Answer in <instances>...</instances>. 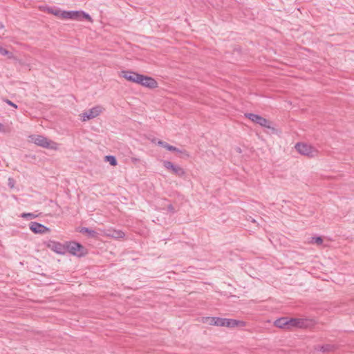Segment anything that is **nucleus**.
<instances>
[{"instance_id":"22","label":"nucleus","mask_w":354,"mask_h":354,"mask_svg":"<svg viewBox=\"0 0 354 354\" xmlns=\"http://www.w3.org/2000/svg\"><path fill=\"white\" fill-rule=\"evenodd\" d=\"M111 236L114 238L120 239V238H122L124 236V233L120 230H118V231L114 230L113 232V234Z\"/></svg>"},{"instance_id":"6","label":"nucleus","mask_w":354,"mask_h":354,"mask_svg":"<svg viewBox=\"0 0 354 354\" xmlns=\"http://www.w3.org/2000/svg\"><path fill=\"white\" fill-rule=\"evenodd\" d=\"M245 117L250 119L253 122L259 124L261 127L270 128V122L266 118L254 113H246Z\"/></svg>"},{"instance_id":"2","label":"nucleus","mask_w":354,"mask_h":354,"mask_svg":"<svg viewBox=\"0 0 354 354\" xmlns=\"http://www.w3.org/2000/svg\"><path fill=\"white\" fill-rule=\"evenodd\" d=\"M295 148L300 154L309 158H313L318 155V151L315 147L306 143H297Z\"/></svg>"},{"instance_id":"25","label":"nucleus","mask_w":354,"mask_h":354,"mask_svg":"<svg viewBox=\"0 0 354 354\" xmlns=\"http://www.w3.org/2000/svg\"><path fill=\"white\" fill-rule=\"evenodd\" d=\"M176 151L180 153L183 157H186V158L189 157V154L186 150H180L178 149V151Z\"/></svg>"},{"instance_id":"16","label":"nucleus","mask_w":354,"mask_h":354,"mask_svg":"<svg viewBox=\"0 0 354 354\" xmlns=\"http://www.w3.org/2000/svg\"><path fill=\"white\" fill-rule=\"evenodd\" d=\"M48 13L53 14L55 16L60 17L62 18V13L63 11L55 8H47L46 9Z\"/></svg>"},{"instance_id":"26","label":"nucleus","mask_w":354,"mask_h":354,"mask_svg":"<svg viewBox=\"0 0 354 354\" xmlns=\"http://www.w3.org/2000/svg\"><path fill=\"white\" fill-rule=\"evenodd\" d=\"M0 54L2 55H10L11 53L7 50L6 49L3 48V47L0 46Z\"/></svg>"},{"instance_id":"14","label":"nucleus","mask_w":354,"mask_h":354,"mask_svg":"<svg viewBox=\"0 0 354 354\" xmlns=\"http://www.w3.org/2000/svg\"><path fill=\"white\" fill-rule=\"evenodd\" d=\"M274 325L280 328L288 329V317H281L274 321Z\"/></svg>"},{"instance_id":"8","label":"nucleus","mask_w":354,"mask_h":354,"mask_svg":"<svg viewBox=\"0 0 354 354\" xmlns=\"http://www.w3.org/2000/svg\"><path fill=\"white\" fill-rule=\"evenodd\" d=\"M46 245L48 248L57 254H64L66 252V246L59 242L49 241L46 243Z\"/></svg>"},{"instance_id":"30","label":"nucleus","mask_w":354,"mask_h":354,"mask_svg":"<svg viewBox=\"0 0 354 354\" xmlns=\"http://www.w3.org/2000/svg\"><path fill=\"white\" fill-rule=\"evenodd\" d=\"M167 209H168V211H169L172 213L175 212V209H174V206L171 204L168 205Z\"/></svg>"},{"instance_id":"33","label":"nucleus","mask_w":354,"mask_h":354,"mask_svg":"<svg viewBox=\"0 0 354 354\" xmlns=\"http://www.w3.org/2000/svg\"><path fill=\"white\" fill-rule=\"evenodd\" d=\"M2 127V124L0 123V128Z\"/></svg>"},{"instance_id":"7","label":"nucleus","mask_w":354,"mask_h":354,"mask_svg":"<svg viewBox=\"0 0 354 354\" xmlns=\"http://www.w3.org/2000/svg\"><path fill=\"white\" fill-rule=\"evenodd\" d=\"M138 84L149 88L158 87V83L153 78L143 75H140Z\"/></svg>"},{"instance_id":"28","label":"nucleus","mask_w":354,"mask_h":354,"mask_svg":"<svg viewBox=\"0 0 354 354\" xmlns=\"http://www.w3.org/2000/svg\"><path fill=\"white\" fill-rule=\"evenodd\" d=\"M3 101L7 103L8 105L14 107L15 109H17V105L15 103H13L12 102H11L10 100L8 99H4Z\"/></svg>"},{"instance_id":"11","label":"nucleus","mask_w":354,"mask_h":354,"mask_svg":"<svg viewBox=\"0 0 354 354\" xmlns=\"http://www.w3.org/2000/svg\"><path fill=\"white\" fill-rule=\"evenodd\" d=\"M245 322L233 319L223 318V326L228 328L244 327Z\"/></svg>"},{"instance_id":"20","label":"nucleus","mask_w":354,"mask_h":354,"mask_svg":"<svg viewBox=\"0 0 354 354\" xmlns=\"http://www.w3.org/2000/svg\"><path fill=\"white\" fill-rule=\"evenodd\" d=\"M335 346L330 344L324 345L319 347V351L322 352H329L333 351Z\"/></svg>"},{"instance_id":"12","label":"nucleus","mask_w":354,"mask_h":354,"mask_svg":"<svg viewBox=\"0 0 354 354\" xmlns=\"http://www.w3.org/2000/svg\"><path fill=\"white\" fill-rule=\"evenodd\" d=\"M30 229L36 234H44L49 231L48 227L37 222H31L30 223Z\"/></svg>"},{"instance_id":"1","label":"nucleus","mask_w":354,"mask_h":354,"mask_svg":"<svg viewBox=\"0 0 354 354\" xmlns=\"http://www.w3.org/2000/svg\"><path fill=\"white\" fill-rule=\"evenodd\" d=\"M31 142L35 143V145L46 148L57 150L58 149V144L49 140L46 137L41 135H32L30 137Z\"/></svg>"},{"instance_id":"15","label":"nucleus","mask_w":354,"mask_h":354,"mask_svg":"<svg viewBox=\"0 0 354 354\" xmlns=\"http://www.w3.org/2000/svg\"><path fill=\"white\" fill-rule=\"evenodd\" d=\"M158 145L165 148L166 149H167L169 151H178V148L171 146V145H169L168 143H167L166 142H164L162 140H159L158 142Z\"/></svg>"},{"instance_id":"19","label":"nucleus","mask_w":354,"mask_h":354,"mask_svg":"<svg viewBox=\"0 0 354 354\" xmlns=\"http://www.w3.org/2000/svg\"><path fill=\"white\" fill-rule=\"evenodd\" d=\"M80 232L82 233H86L88 234L90 236H92V237H94L96 236L97 233L94 230H92L88 227H82L81 230H80Z\"/></svg>"},{"instance_id":"21","label":"nucleus","mask_w":354,"mask_h":354,"mask_svg":"<svg viewBox=\"0 0 354 354\" xmlns=\"http://www.w3.org/2000/svg\"><path fill=\"white\" fill-rule=\"evenodd\" d=\"M293 327H297L296 318H288V329H290Z\"/></svg>"},{"instance_id":"31","label":"nucleus","mask_w":354,"mask_h":354,"mask_svg":"<svg viewBox=\"0 0 354 354\" xmlns=\"http://www.w3.org/2000/svg\"><path fill=\"white\" fill-rule=\"evenodd\" d=\"M4 27H5V26H4L2 22H1V21H0V30L3 29V28H4Z\"/></svg>"},{"instance_id":"23","label":"nucleus","mask_w":354,"mask_h":354,"mask_svg":"<svg viewBox=\"0 0 354 354\" xmlns=\"http://www.w3.org/2000/svg\"><path fill=\"white\" fill-rule=\"evenodd\" d=\"M21 216L24 218L33 219L36 218V215L32 213H23Z\"/></svg>"},{"instance_id":"27","label":"nucleus","mask_w":354,"mask_h":354,"mask_svg":"<svg viewBox=\"0 0 354 354\" xmlns=\"http://www.w3.org/2000/svg\"><path fill=\"white\" fill-rule=\"evenodd\" d=\"M8 185L10 188H13L15 185V181L12 178H9L8 180Z\"/></svg>"},{"instance_id":"4","label":"nucleus","mask_w":354,"mask_h":354,"mask_svg":"<svg viewBox=\"0 0 354 354\" xmlns=\"http://www.w3.org/2000/svg\"><path fill=\"white\" fill-rule=\"evenodd\" d=\"M66 251H68L73 255L82 257L86 254L85 248L80 243L76 242H70L67 244Z\"/></svg>"},{"instance_id":"9","label":"nucleus","mask_w":354,"mask_h":354,"mask_svg":"<svg viewBox=\"0 0 354 354\" xmlns=\"http://www.w3.org/2000/svg\"><path fill=\"white\" fill-rule=\"evenodd\" d=\"M163 165L165 168H167V169H171L174 174H176L180 177L183 176L185 174L184 169L182 167H180V166H178V165H174L170 161H168V160L164 161Z\"/></svg>"},{"instance_id":"10","label":"nucleus","mask_w":354,"mask_h":354,"mask_svg":"<svg viewBox=\"0 0 354 354\" xmlns=\"http://www.w3.org/2000/svg\"><path fill=\"white\" fill-rule=\"evenodd\" d=\"M122 76L129 82L138 84L140 74L131 71H122Z\"/></svg>"},{"instance_id":"29","label":"nucleus","mask_w":354,"mask_h":354,"mask_svg":"<svg viewBox=\"0 0 354 354\" xmlns=\"http://www.w3.org/2000/svg\"><path fill=\"white\" fill-rule=\"evenodd\" d=\"M131 161L133 163V164H136L137 162H139L140 161V158H136V157H131Z\"/></svg>"},{"instance_id":"32","label":"nucleus","mask_w":354,"mask_h":354,"mask_svg":"<svg viewBox=\"0 0 354 354\" xmlns=\"http://www.w3.org/2000/svg\"><path fill=\"white\" fill-rule=\"evenodd\" d=\"M236 151H237L239 153H241V148H239V147H238V148L236 149Z\"/></svg>"},{"instance_id":"3","label":"nucleus","mask_w":354,"mask_h":354,"mask_svg":"<svg viewBox=\"0 0 354 354\" xmlns=\"http://www.w3.org/2000/svg\"><path fill=\"white\" fill-rule=\"evenodd\" d=\"M62 19H71L80 20L82 18L91 21V17L89 15L84 12L83 11H63L62 13Z\"/></svg>"},{"instance_id":"24","label":"nucleus","mask_w":354,"mask_h":354,"mask_svg":"<svg viewBox=\"0 0 354 354\" xmlns=\"http://www.w3.org/2000/svg\"><path fill=\"white\" fill-rule=\"evenodd\" d=\"M312 243H315L317 245H321L323 243V239L320 236L313 237L311 240Z\"/></svg>"},{"instance_id":"17","label":"nucleus","mask_w":354,"mask_h":354,"mask_svg":"<svg viewBox=\"0 0 354 354\" xmlns=\"http://www.w3.org/2000/svg\"><path fill=\"white\" fill-rule=\"evenodd\" d=\"M297 328H306L308 326V320L304 319H296Z\"/></svg>"},{"instance_id":"13","label":"nucleus","mask_w":354,"mask_h":354,"mask_svg":"<svg viewBox=\"0 0 354 354\" xmlns=\"http://www.w3.org/2000/svg\"><path fill=\"white\" fill-rule=\"evenodd\" d=\"M203 322L211 326H223V318L206 317H203Z\"/></svg>"},{"instance_id":"18","label":"nucleus","mask_w":354,"mask_h":354,"mask_svg":"<svg viewBox=\"0 0 354 354\" xmlns=\"http://www.w3.org/2000/svg\"><path fill=\"white\" fill-rule=\"evenodd\" d=\"M104 160L106 162H109L111 166H116L118 164L117 160L113 156H106L104 157Z\"/></svg>"},{"instance_id":"5","label":"nucleus","mask_w":354,"mask_h":354,"mask_svg":"<svg viewBox=\"0 0 354 354\" xmlns=\"http://www.w3.org/2000/svg\"><path fill=\"white\" fill-rule=\"evenodd\" d=\"M102 111V108L100 106H96L90 109L80 115L82 121L85 122L86 120L93 119L98 116Z\"/></svg>"}]
</instances>
